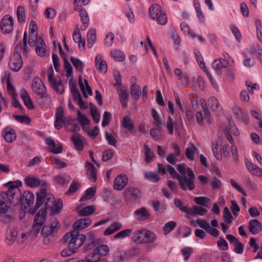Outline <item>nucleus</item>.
Instances as JSON below:
<instances>
[{
	"mask_svg": "<svg viewBox=\"0 0 262 262\" xmlns=\"http://www.w3.org/2000/svg\"><path fill=\"white\" fill-rule=\"evenodd\" d=\"M221 144L220 141H216L214 142L212 145L213 154L215 158L218 160H221L222 158V155L220 149Z\"/></svg>",
	"mask_w": 262,
	"mask_h": 262,
	"instance_id": "41",
	"label": "nucleus"
},
{
	"mask_svg": "<svg viewBox=\"0 0 262 262\" xmlns=\"http://www.w3.org/2000/svg\"><path fill=\"white\" fill-rule=\"evenodd\" d=\"M35 41L33 46H35L36 53L40 56H45L47 53L46 45L42 38L40 37H36Z\"/></svg>",
	"mask_w": 262,
	"mask_h": 262,
	"instance_id": "14",
	"label": "nucleus"
},
{
	"mask_svg": "<svg viewBox=\"0 0 262 262\" xmlns=\"http://www.w3.org/2000/svg\"><path fill=\"white\" fill-rule=\"evenodd\" d=\"M21 185L20 181L9 182L7 184L8 190L0 193V213L5 214L11 203L18 202L21 194L19 187Z\"/></svg>",
	"mask_w": 262,
	"mask_h": 262,
	"instance_id": "1",
	"label": "nucleus"
},
{
	"mask_svg": "<svg viewBox=\"0 0 262 262\" xmlns=\"http://www.w3.org/2000/svg\"><path fill=\"white\" fill-rule=\"evenodd\" d=\"M23 198L26 201V203L28 204L29 206L32 204L34 200V194L29 191H25L23 194Z\"/></svg>",
	"mask_w": 262,
	"mask_h": 262,
	"instance_id": "63",
	"label": "nucleus"
},
{
	"mask_svg": "<svg viewBox=\"0 0 262 262\" xmlns=\"http://www.w3.org/2000/svg\"><path fill=\"white\" fill-rule=\"evenodd\" d=\"M96 190L95 188H89L85 191L84 196L80 200V201L91 199L95 194Z\"/></svg>",
	"mask_w": 262,
	"mask_h": 262,
	"instance_id": "62",
	"label": "nucleus"
},
{
	"mask_svg": "<svg viewBox=\"0 0 262 262\" xmlns=\"http://www.w3.org/2000/svg\"><path fill=\"white\" fill-rule=\"evenodd\" d=\"M47 216V211L45 208H41L37 213L34 217L35 225L33 228L36 232L40 230L42 224L46 220Z\"/></svg>",
	"mask_w": 262,
	"mask_h": 262,
	"instance_id": "11",
	"label": "nucleus"
},
{
	"mask_svg": "<svg viewBox=\"0 0 262 262\" xmlns=\"http://www.w3.org/2000/svg\"><path fill=\"white\" fill-rule=\"evenodd\" d=\"M224 129L227 139L231 144H233V140L230 134L234 136H237L239 134L237 128L233 122H231V121H230L229 123V128H224Z\"/></svg>",
	"mask_w": 262,
	"mask_h": 262,
	"instance_id": "17",
	"label": "nucleus"
},
{
	"mask_svg": "<svg viewBox=\"0 0 262 262\" xmlns=\"http://www.w3.org/2000/svg\"><path fill=\"white\" fill-rule=\"evenodd\" d=\"M77 210L80 216H86L93 213L95 211V208L94 206L90 205L83 207L81 209L80 207H77Z\"/></svg>",
	"mask_w": 262,
	"mask_h": 262,
	"instance_id": "42",
	"label": "nucleus"
},
{
	"mask_svg": "<svg viewBox=\"0 0 262 262\" xmlns=\"http://www.w3.org/2000/svg\"><path fill=\"white\" fill-rule=\"evenodd\" d=\"M96 31L94 29H90L87 33V44L89 48H92L96 41Z\"/></svg>",
	"mask_w": 262,
	"mask_h": 262,
	"instance_id": "34",
	"label": "nucleus"
},
{
	"mask_svg": "<svg viewBox=\"0 0 262 262\" xmlns=\"http://www.w3.org/2000/svg\"><path fill=\"white\" fill-rule=\"evenodd\" d=\"M144 243H153L157 239V236L154 232L144 229Z\"/></svg>",
	"mask_w": 262,
	"mask_h": 262,
	"instance_id": "50",
	"label": "nucleus"
},
{
	"mask_svg": "<svg viewBox=\"0 0 262 262\" xmlns=\"http://www.w3.org/2000/svg\"><path fill=\"white\" fill-rule=\"evenodd\" d=\"M200 103L203 109L204 113H205V119L208 124H210L211 123L212 118L209 112L206 101L204 99H201Z\"/></svg>",
	"mask_w": 262,
	"mask_h": 262,
	"instance_id": "39",
	"label": "nucleus"
},
{
	"mask_svg": "<svg viewBox=\"0 0 262 262\" xmlns=\"http://www.w3.org/2000/svg\"><path fill=\"white\" fill-rule=\"evenodd\" d=\"M132 232L133 230L131 229L122 230L115 235L114 237L115 239H123L126 237L129 236Z\"/></svg>",
	"mask_w": 262,
	"mask_h": 262,
	"instance_id": "51",
	"label": "nucleus"
},
{
	"mask_svg": "<svg viewBox=\"0 0 262 262\" xmlns=\"http://www.w3.org/2000/svg\"><path fill=\"white\" fill-rule=\"evenodd\" d=\"M230 28L237 41L240 42L242 40V35L238 28L233 25H231Z\"/></svg>",
	"mask_w": 262,
	"mask_h": 262,
	"instance_id": "61",
	"label": "nucleus"
},
{
	"mask_svg": "<svg viewBox=\"0 0 262 262\" xmlns=\"http://www.w3.org/2000/svg\"><path fill=\"white\" fill-rule=\"evenodd\" d=\"M111 57L116 61H122L125 58V55L123 52L119 50H114L111 53Z\"/></svg>",
	"mask_w": 262,
	"mask_h": 262,
	"instance_id": "43",
	"label": "nucleus"
},
{
	"mask_svg": "<svg viewBox=\"0 0 262 262\" xmlns=\"http://www.w3.org/2000/svg\"><path fill=\"white\" fill-rule=\"evenodd\" d=\"M85 239V235L73 230L66 234L64 242L68 244L72 252H76L77 249L82 246Z\"/></svg>",
	"mask_w": 262,
	"mask_h": 262,
	"instance_id": "4",
	"label": "nucleus"
},
{
	"mask_svg": "<svg viewBox=\"0 0 262 262\" xmlns=\"http://www.w3.org/2000/svg\"><path fill=\"white\" fill-rule=\"evenodd\" d=\"M6 75H5V78L7 82V92L11 96L12 98H15L17 97V95L16 93L15 89L11 82V81L9 77H6Z\"/></svg>",
	"mask_w": 262,
	"mask_h": 262,
	"instance_id": "44",
	"label": "nucleus"
},
{
	"mask_svg": "<svg viewBox=\"0 0 262 262\" xmlns=\"http://www.w3.org/2000/svg\"><path fill=\"white\" fill-rule=\"evenodd\" d=\"M77 114V120L80 123L83 128L85 125L90 124V121L86 115L82 114L79 111H78Z\"/></svg>",
	"mask_w": 262,
	"mask_h": 262,
	"instance_id": "53",
	"label": "nucleus"
},
{
	"mask_svg": "<svg viewBox=\"0 0 262 262\" xmlns=\"http://www.w3.org/2000/svg\"><path fill=\"white\" fill-rule=\"evenodd\" d=\"M144 149L145 157V161L150 163L152 162L155 157L154 152L150 149L146 144L144 145Z\"/></svg>",
	"mask_w": 262,
	"mask_h": 262,
	"instance_id": "46",
	"label": "nucleus"
},
{
	"mask_svg": "<svg viewBox=\"0 0 262 262\" xmlns=\"http://www.w3.org/2000/svg\"><path fill=\"white\" fill-rule=\"evenodd\" d=\"M48 79L51 85V86L58 94H62L64 91L63 85L62 84L60 78L57 76L53 75L54 71L52 67L48 70Z\"/></svg>",
	"mask_w": 262,
	"mask_h": 262,
	"instance_id": "6",
	"label": "nucleus"
},
{
	"mask_svg": "<svg viewBox=\"0 0 262 262\" xmlns=\"http://www.w3.org/2000/svg\"><path fill=\"white\" fill-rule=\"evenodd\" d=\"M228 66L227 61L223 58L216 59L212 63V68L216 71L218 74L221 73V69Z\"/></svg>",
	"mask_w": 262,
	"mask_h": 262,
	"instance_id": "28",
	"label": "nucleus"
},
{
	"mask_svg": "<svg viewBox=\"0 0 262 262\" xmlns=\"http://www.w3.org/2000/svg\"><path fill=\"white\" fill-rule=\"evenodd\" d=\"M132 239L137 243H144L145 242L144 229L135 232L132 236Z\"/></svg>",
	"mask_w": 262,
	"mask_h": 262,
	"instance_id": "38",
	"label": "nucleus"
},
{
	"mask_svg": "<svg viewBox=\"0 0 262 262\" xmlns=\"http://www.w3.org/2000/svg\"><path fill=\"white\" fill-rule=\"evenodd\" d=\"M246 166L249 172L255 176L262 178V169L249 161L245 160Z\"/></svg>",
	"mask_w": 262,
	"mask_h": 262,
	"instance_id": "23",
	"label": "nucleus"
},
{
	"mask_svg": "<svg viewBox=\"0 0 262 262\" xmlns=\"http://www.w3.org/2000/svg\"><path fill=\"white\" fill-rule=\"evenodd\" d=\"M37 29V24L34 20H31L30 23L29 35L28 42L30 46H33L36 36V30Z\"/></svg>",
	"mask_w": 262,
	"mask_h": 262,
	"instance_id": "25",
	"label": "nucleus"
},
{
	"mask_svg": "<svg viewBox=\"0 0 262 262\" xmlns=\"http://www.w3.org/2000/svg\"><path fill=\"white\" fill-rule=\"evenodd\" d=\"M66 129L70 132H76L80 129V126L76 120L73 119H68L66 121L64 124Z\"/></svg>",
	"mask_w": 262,
	"mask_h": 262,
	"instance_id": "24",
	"label": "nucleus"
},
{
	"mask_svg": "<svg viewBox=\"0 0 262 262\" xmlns=\"http://www.w3.org/2000/svg\"><path fill=\"white\" fill-rule=\"evenodd\" d=\"M95 234L94 231H90L86 234L85 237L87 238V241L90 242V244L94 246L96 244H97L99 242V239H95Z\"/></svg>",
	"mask_w": 262,
	"mask_h": 262,
	"instance_id": "56",
	"label": "nucleus"
},
{
	"mask_svg": "<svg viewBox=\"0 0 262 262\" xmlns=\"http://www.w3.org/2000/svg\"><path fill=\"white\" fill-rule=\"evenodd\" d=\"M31 88L33 91L38 95L45 97L46 95V87L42 80L38 77L33 78Z\"/></svg>",
	"mask_w": 262,
	"mask_h": 262,
	"instance_id": "9",
	"label": "nucleus"
},
{
	"mask_svg": "<svg viewBox=\"0 0 262 262\" xmlns=\"http://www.w3.org/2000/svg\"><path fill=\"white\" fill-rule=\"evenodd\" d=\"M78 82L81 91L84 97L87 98L89 95H91L92 91L91 87L86 79L82 80L81 76L78 77Z\"/></svg>",
	"mask_w": 262,
	"mask_h": 262,
	"instance_id": "19",
	"label": "nucleus"
},
{
	"mask_svg": "<svg viewBox=\"0 0 262 262\" xmlns=\"http://www.w3.org/2000/svg\"><path fill=\"white\" fill-rule=\"evenodd\" d=\"M72 94L74 100L77 103L79 107L82 109L85 108L86 106L82 100L79 91H76V92H74Z\"/></svg>",
	"mask_w": 262,
	"mask_h": 262,
	"instance_id": "49",
	"label": "nucleus"
},
{
	"mask_svg": "<svg viewBox=\"0 0 262 262\" xmlns=\"http://www.w3.org/2000/svg\"><path fill=\"white\" fill-rule=\"evenodd\" d=\"M207 210L203 207L199 206H193L191 207V215H199L202 216L207 212Z\"/></svg>",
	"mask_w": 262,
	"mask_h": 262,
	"instance_id": "48",
	"label": "nucleus"
},
{
	"mask_svg": "<svg viewBox=\"0 0 262 262\" xmlns=\"http://www.w3.org/2000/svg\"><path fill=\"white\" fill-rule=\"evenodd\" d=\"M194 56H195L196 60L199 67H200L201 69H203L204 72L205 73L206 70H208L206 68L205 62L204 61V59H203L202 55H201L200 52L197 50H194Z\"/></svg>",
	"mask_w": 262,
	"mask_h": 262,
	"instance_id": "45",
	"label": "nucleus"
},
{
	"mask_svg": "<svg viewBox=\"0 0 262 262\" xmlns=\"http://www.w3.org/2000/svg\"><path fill=\"white\" fill-rule=\"evenodd\" d=\"M167 171L172 178L179 180L180 185L183 190H186L188 188L189 190H192L194 188L195 175L191 169L187 168L188 178L185 176L181 177L176 171L174 168L169 165H167Z\"/></svg>",
	"mask_w": 262,
	"mask_h": 262,
	"instance_id": "3",
	"label": "nucleus"
},
{
	"mask_svg": "<svg viewBox=\"0 0 262 262\" xmlns=\"http://www.w3.org/2000/svg\"><path fill=\"white\" fill-rule=\"evenodd\" d=\"M196 149L194 146L187 147L185 150V155L187 158L191 161L193 160Z\"/></svg>",
	"mask_w": 262,
	"mask_h": 262,
	"instance_id": "59",
	"label": "nucleus"
},
{
	"mask_svg": "<svg viewBox=\"0 0 262 262\" xmlns=\"http://www.w3.org/2000/svg\"><path fill=\"white\" fill-rule=\"evenodd\" d=\"M14 26L13 18L8 15L4 16L1 20V29L3 33L8 34L13 30Z\"/></svg>",
	"mask_w": 262,
	"mask_h": 262,
	"instance_id": "12",
	"label": "nucleus"
},
{
	"mask_svg": "<svg viewBox=\"0 0 262 262\" xmlns=\"http://www.w3.org/2000/svg\"><path fill=\"white\" fill-rule=\"evenodd\" d=\"M80 16L81 21L82 23L80 27L82 30H85L89 26L90 19L89 15L86 10H81L79 14Z\"/></svg>",
	"mask_w": 262,
	"mask_h": 262,
	"instance_id": "35",
	"label": "nucleus"
},
{
	"mask_svg": "<svg viewBox=\"0 0 262 262\" xmlns=\"http://www.w3.org/2000/svg\"><path fill=\"white\" fill-rule=\"evenodd\" d=\"M70 61L74 67L78 71H82L83 68V62L78 58L72 57Z\"/></svg>",
	"mask_w": 262,
	"mask_h": 262,
	"instance_id": "64",
	"label": "nucleus"
},
{
	"mask_svg": "<svg viewBox=\"0 0 262 262\" xmlns=\"http://www.w3.org/2000/svg\"><path fill=\"white\" fill-rule=\"evenodd\" d=\"M18 232L15 229L11 227L8 228L6 230V239L8 244H12L15 240H17Z\"/></svg>",
	"mask_w": 262,
	"mask_h": 262,
	"instance_id": "26",
	"label": "nucleus"
},
{
	"mask_svg": "<svg viewBox=\"0 0 262 262\" xmlns=\"http://www.w3.org/2000/svg\"><path fill=\"white\" fill-rule=\"evenodd\" d=\"M130 93L134 99H138L141 94L140 86L136 84H133L130 87Z\"/></svg>",
	"mask_w": 262,
	"mask_h": 262,
	"instance_id": "55",
	"label": "nucleus"
},
{
	"mask_svg": "<svg viewBox=\"0 0 262 262\" xmlns=\"http://www.w3.org/2000/svg\"><path fill=\"white\" fill-rule=\"evenodd\" d=\"M117 92L120 98V101L123 107H126L128 100V92L122 86L117 88Z\"/></svg>",
	"mask_w": 262,
	"mask_h": 262,
	"instance_id": "22",
	"label": "nucleus"
},
{
	"mask_svg": "<svg viewBox=\"0 0 262 262\" xmlns=\"http://www.w3.org/2000/svg\"><path fill=\"white\" fill-rule=\"evenodd\" d=\"M134 214L136 219L139 221L146 220L148 219L150 215L148 210L144 207L136 210Z\"/></svg>",
	"mask_w": 262,
	"mask_h": 262,
	"instance_id": "30",
	"label": "nucleus"
},
{
	"mask_svg": "<svg viewBox=\"0 0 262 262\" xmlns=\"http://www.w3.org/2000/svg\"><path fill=\"white\" fill-rule=\"evenodd\" d=\"M72 141L77 150H82L83 149L85 140L82 136L79 134H74L72 137Z\"/></svg>",
	"mask_w": 262,
	"mask_h": 262,
	"instance_id": "27",
	"label": "nucleus"
},
{
	"mask_svg": "<svg viewBox=\"0 0 262 262\" xmlns=\"http://www.w3.org/2000/svg\"><path fill=\"white\" fill-rule=\"evenodd\" d=\"M54 126L56 129H60L63 126V124L66 122L63 115V111L61 108H58L55 115Z\"/></svg>",
	"mask_w": 262,
	"mask_h": 262,
	"instance_id": "18",
	"label": "nucleus"
},
{
	"mask_svg": "<svg viewBox=\"0 0 262 262\" xmlns=\"http://www.w3.org/2000/svg\"><path fill=\"white\" fill-rule=\"evenodd\" d=\"M36 209L40 207L42 203L47 199L46 203V206L50 208L53 212L57 213L59 211L62 207V202L61 200H58L54 201V198L50 194L47 193V190L45 188H41L36 193Z\"/></svg>",
	"mask_w": 262,
	"mask_h": 262,
	"instance_id": "2",
	"label": "nucleus"
},
{
	"mask_svg": "<svg viewBox=\"0 0 262 262\" xmlns=\"http://www.w3.org/2000/svg\"><path fill=\"white\" fill-rule=\"evenodd\" d=\"M208 107L212 110L216 115H220L222 113V107L215 97H211L208 100Z\"/></svg>",
	"mask_w": 262,
	"mask_h": 262,
	"instance_id": "16",
	"label": "nucleus"
},
{
	"mask_svg": "<svg viewBox=\"0 0 262 262\" xmlns=\"http://www.w3.org/2000/svg\"><path fill=\"white\" fill-rule=\"evenodd\" d=\"M180 27L182 31L185 35L189 36L195 35V33L190 31V28L186 23H181L180 25Z\"/></svg>",
	"mask_w": 262,
	"mask_h": 262,
	"instance_id": "57",
	"label": "nucleus"
},
{
	"mask_svg": "<svg viewBox=\"0 0 262 262\" xmlns=\"http://www.w3.org/2000/svg\"><path fill=\"white\" fill-rule=\"evenodd\" d=\"M230 183L232 187L236 189L239 192L241 193L243 195L246 196L247 192L243 188V186L234 180H230Z\"/></svg>",
	"mask_w": 262,
	"mask_h": 262,
	"instance_id": "58",
	"label": "nucleus"
},
{
	"mask_svg": "<svg viewBox=\"0 0 262 262\" xmlns=\"http://www.w3.org/2000/svg\"><path fill=\"white\" fill-rule=\"evenodd\" d=\"M173 153L169 154L166 157L167 161L171 164H174L179 161L178 157L181 155V150L179 146L177 144L172 145Z\"/></svg>",
	"mask_w": 262,
	"mask_h": 262,
	"instance_id": "15",
	"label": "nucleus"
},
{
	"mask_svg": "<svg viewBox=\"0 0 262 262\" xmlns=\"http://www.w3.org/2000/svg\"><path fill=\"white\" fill-rule=\"evenodd\" d=\"M122 225L119 222H115L110 225L104 232L105 235H110L122 228Z\"/></svg>",
	"mask_w": 262,
	"mask_h": 262,
	"instance_id": "36",
	"label": "nucleus"
},
{
	"mask_svg": "<svg viewBox=\"0 0 262 262\" xmlns=\"http://www.w3.org/2000/svg\"><path fill=\"white\" fill-rule=\"evenodd\" d=\"M149 14L151 19L156 20L160 25H164L167 23L168 18L166 12L158 4H153L149 7Z\"/></svg>",
	"mask_w": 262,
	"mask_h": 262,
	"instance_id": "5",
	"label": "nucleus"
},
{
	"mask_svg": "<svg viewBox=\"0 0 262 262\" xmlns=\"http://www.w3.org/2000/svg\"><path fill=\"white\" fill-rule=\"evenodd\" d=\"M25 183L30 187H36L41 183L39 178L35 177H29L25 179Z\"/></svg>",
	"mask_w": 262,
	"mask_h": 262,
	"instance_id": "37",
	"label": "nucleus"
},
{
	"mask_svg": "<svg viewBox=\"0 0 262 262\" xmlns=\"http://www.w3.org/2000/svg\"><path fill=\"white\" fill-rule=\"evenodd\" d=\"M177 223L174 221H169L166 223L163 227V233L165 235L170 232L176 227Z\"/></svg>",
	"mask_w": 262,
	"mask_h": 262,
	"instance_id": "54",
	"label": "nucleus"
},
{
	"mask_svg": "<svg viewBox=\"0 0 262 262\" xmlns=\"http://www.w3.org/2000/svg\"><path fill=\"white\" fill-rule=\"evenodd\" d=\"M109 248L106 245H101L97 246L93 251L89 255V257L93 258L94 261L98 260L101 256H104L108 254Z\"/></svg>",
	"mask_w": 262,
	"mask_h": 262,
	"instance_id": "10",
	"label": "nucleus"
},
{
	"mask_svg": "<svg viewBox=\"0 0 262 262\" xmlns=\"http://www.w3.org/2000/svg\"><path fill=\"white\" fill-rule=\"evenodd\" d=\"M249 228L253 234H256L261 230V226L257 220H251L249 221Z\"/></svg>",
	"mask_w": 262,
	"mask_h": 262,
	"instance_id": "32",
	"label": "nucleus"
},
{
	"mask_svg": "<svg viewBox=\"0 0 262 262\" xmlns=\"http://www.w3.org/2000/svg\"><path fill=\"white\" fill-rule=\"evenodd\" d=\"M128 179L124 174H118L114 181L113 188L116 190H122L128 183Z\"/></svg>",
	"mask_w": 262,
	"mask_h": 262,
	"instance_id": "13",
	"label": "nucleus"
},
{
	"mask_svg": "<svg viewBox=\"0 0 262 262\" xmlns=\"http://www.w3.org/2000/svg\"><path fill=\"white\" fill-rule=\"evenodd\" d=\"M115 38V35L113 33L109 32L106 35L104 38V45L106 47H110L113 45Z\"/></svg>",
	"mask_w": 262,
	"mask_h": 262,
	"instance_id": "60",
	"label": "nucleus"
},
{
	"mask_svg": "<svg viewBox=\"0 0 262 262\" xmlns=\"http://www.w3.org/2000/svg\"><path fill=\"white\" fill-rule=\"evenodd\" d=\"M3 136L8 143L13 142L16 138L15 130L10 127H6L3 131Z\"/></svg>",
	"mask_w": 262,
	"mask_h": 262,
	"instance_id": "29",
	"label": "nucleus"
},
{
	"mask_svg": "<svg viewBox=\"0 0 262 262\" xmlns=\"http://www.w3.org/2000/svg\"><path fill=\"white\" fill-rule=\"evenodd\" d=\"M23 60L20 54L15 52L9 59L8 66L10 69L14 72H18L23 66Z\"/></svg>",
	"mask_w": 262,
	"mask_h": 262,
	"instance_id": "7",
	"label": "nucleus"
},
{
	"mask_svg": "<svg viewBox=\"0 0 262 262\" xmlns=\"http://www.w3.org/2000/svg\"><path fill=\"white\" fill-rule=\"evenodd\" d=\"M92 224V220L89 217L82 218L76 221L73 224L75 230H80L84 229Z\"/></svg>",
	"mask_w": 262,
	"mask_h": 262,
	"instance_id": "21",
	"label": "nucleus"
},
{
	"mask_svg": "<svg viewBox=\"0 0 262 262\" xmlns=\"http://www.w3.org/2000/svg\"><path fill=\"white\" fill-rule=\"evenodd\" d=\"M16 16L17 20L20 23H24L26 17V10L23 6L17 7L16 10Z\"/></svg>",
	"mask_w": 262,
	"mask_h": 262,
	"instance_id": "40",
	"label": "nucleus"
},
{
	"mask_svg": "<svg viewBox=\"0 0 262 262\" xmlns=\"http://www.w3.org/2000/svg\"><path fill=\"white\" fill-rule=\"evenodd\" d=\"M95 62L97 68L99 71L102 73H105L107 69V66L106 62L102 59V56L100 54L97 55L95 58Z\"/></svg>",
	"mask_w": 262,
	"mask_h": 262,
	"instance_id": "31",
	"label": "nucleus"
},
{
	"mask_svg": "<svg viewBox=\"0 0 262 262\" xmlns=\"http://www.w3.org/2000/svg\"><path fill=\"white\" fill-rule=\"evenodd\" d=\"M23 41L24 45L18 46L17 47V51L16 52L19 53V54L22 53L24 55H27L29 50L27 48V34L26 32L24 33Z\"/></svg>",
	"mask_w": 262,
	"mask_h": 262,
	"instance_id": "47",
	"label": "nucleus"
},
{
	"mask_svg": "<svg viewBox=\"0 0 262 262\" xmlns=\"http://www.w3.org/2000/svg\"><path fill=\"white\" fill-rule=\"evenodd\" d=\"M87 174L92 181L96 180V173L95 167L91 164H87Z\"/></svg>",
	"mask_w": 262,
	"mask_h": 262,
	"instance_id": "52",
	"label": "nucleus"
},
{
	"mask_svg": "<svg viewBox=\"0 0 262 262\" xmlns=\"http://www.w3.org/2000/svg\"><path fill=\"white\" fill-rule=\"evenodd\" d=\"M59 222L56 219H51L42 228L41 234L43 236H48L56 232L59 228Z\"/></svg>",
	"mask_w": 262,
	"mask_h": 262,
	"instance_id": "8",
	"label": "nucleus"
},
{
	"mask_svg": "<svg viewBox=\"0 0 262 262\" xmlns=\"http://www.w3.org/2000/svg\"><path fill=\"white\" fill-rule=\"evenodd\" d=\"M174 75L178 77L179 80L185 85H187L189 83V77L185 74L183 73L181 70L179 68H176L174 70Z\"/></svg>",
	"mask_w": 262,
	"mask_h": 262,
	"instance_id": "33",
	"label": "nucleus"
},
{
	"mask_svg": "<svg viewBox=\"0 0 262 262\" xmlns=\"http://www.w3.org/2000/svg\"><path fill=\"white\" fill-rule=\"evenodd\" d=\"M125 197L129 201H134L140 197V191L134 187H128L125 191Z\"/></svg>",
	"mask_w": 262,
	"mask_h": 262,
	"instance_id": "20",
	"label": "nucleus"
}]
</instances>
